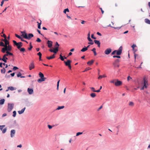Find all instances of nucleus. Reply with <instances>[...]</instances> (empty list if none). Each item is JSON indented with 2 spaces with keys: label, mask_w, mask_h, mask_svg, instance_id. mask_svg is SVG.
<instances>
[{
  "label": "nucleus",
  "mask_w": 150,
  "mask_h": 150,
  "mask_svg": "<svg viewBox=\"0 0 150 150\" xmlns=\"http://www.w3.org/2000/svg\"><path fill=\"white\" fill-rule=\"evenodd\" d=\"M90 88L91 89V90L94 92H96V90H95V89L94 87H90Z\"/></svg>",
  "instance_id": "nucleus-45"
},
{
  "label": "nucleus",
  "mask_w": 150,
  "mask_h": 150,
  "mask_svg": "<svg viewBox=\"0 0 150 150\" xmlns=\"http://www.w3.org/2000/svg\"><path fill=\"white\" fill-rule=\"evenodd\" d=\"M5 127V125H0V129L2 131L3 128Z\"/></svg>",
  "instance_id": "nucleus-47"
},
{
  "label": "nucleus",
  "mask_w": 150,
  "mask_h": 150,
  "mask_svg": "<svg viewBox=\"0 0 150 150\" xmlns=\"http://www.w3.org/2000/svg\"><path fill=\"white\" fill-rule=\"evenodd\" d=\"M82 134V132H78L76 133V136H78L79 135L81 134Z\"/></svg>",
  "instance_id": "nucleus-54"
},
{
  "label": "nucleus",
  "mask_w": 150,
  "mask_h": 150,
  "mask_svg": "<svg viewBox=\"0 0 150 150\" xmlns=\"http://www.w3.org/2000/svg\"><path fill=\"white\" fill-rule=\"evenodd\" d=\"M132 78L130 77V76H128L127 78V80L128 81L130 79H132Z\"/></svg>",
  "instance_id": "nucleus-59"
},
{
  "label": "nucleus",
  "mask_w": 150,
  "mask_h": 150,
  "mask_svg": "<svg viewBox=\"0 0 150 150\" xmlns=\"http://www.w3.org/2000/svg\"><path fill=\"white\" fill-rule=\"evenodd\" d=\"M6 72V69L5 68H3L1 70V72L2 73L4 74Z\"/></svg>",
  "instance_id": "nucleus-33"
},
{
  "label": "nucleus",
  "mask_w": 150,
  "mask_h": 150,
  "mask_svg": "<svg viewBox=\"0 0 150 150\" xmlns=\"http://www.w3.org/2000/svg\"><path fill=\"white\" fill-rule=\"evenodd\" d=\"M118 5H119V4L118 3H115V6L116 7H117L118 6Z\"/></svg>",
  "instance_id": "nucleus-64"
},
{
  "label": "nucleus",
  "mask_w": 150,
  "mask_h": 150,
  "mask_svg": "<svg viewBox=\"0 0 150 150\" xmlns=\"http://www.w3.org/2000/svg\"><path fill=\"white\" fill-rule=\"evenodd\" d=\"M13 42L14 43V45H16L18 49H20L21 47L23 46V43L22 42H16L15 40H13Z\"/></svg>",
  "instance_id": "nucleus-2"
},
{
  "label": "nucleus",
  "mask_w": 150,
  "mask_h": 150,
  "mask_svg": "<svg viewBox=\"0 0 150 150\" xmlns=\"http://www.w3.org/2000/svg\"><path fill=\"white\" fill-rule=\"evenodd\" d=\"M0 45L1 46H2V47H5L4 44L3 42H0Z\"/></svg>",
  "instance_id": "nucleus-42"
},
{
  "label": "nucleus",
  "mask_w": 150,
  "mask_h": 150,
  "mask_svg": "<svg viewBox=\"0 0 150 150\" xmlns=\"http://www.w3.org/2000/svg\"><path fill=\"white\" fill-rule=\"evenodd\" d=\"M15 36L17 37V38H19V39H20L21 40V36H20L19 35H18L16 34H15Z\"/></svg>",
  "instance_id": "nucleus-44"
},
{
  "label": "nucleus",
  "mask_w": 150,
  "mask_h": 150,
  "mask_svg": "<svg viewBox=\"0 0 150 150\" xmlns=\"http://www.w3.org/2000/svg\"><path fill=\"white\" fill-rule=\"evenodd\" d=\"M28 92L30 94H32L33 92V90L32 89L28 88Z\"/></svg>",
  "instance_id": "nucleus-17"
},
{
  "label": "nucleus",
  "mask_w": 150,
  "mask_h": 150,
  "mask_svg": "<svg viewBox=\"0 0 150 150\" xmlns=\"http://www.w3.org/2000/svg\"><path fill=\"white\" fill-rule=\"evenodd\" d=\"M116 51H117V50H115L113 52H112L111 53V55H113L115 54L116 53Z\"/></svg>",
  "instance_id": "nucleus-46"
},
{
  "label": "nucleus",
  "mask_w": 150,
  "mask_h": 150,
  "mask_svg": "<svg viewBox=\"0 0 150 150\" xmlns=\"http://www.w3.org/2000/svg\"><path fill=\"white\" fill-rule=\"evenodd\" d=\"M14 104L8 103L7 110L9 112H11L14 107Z\"/></svg>",
  "instance_id": "nucleus-4"
},
{
  "label": "nucleus",
  "mask_w": 150,
  "mask_h": 150,
  "mask_svg": "<svg viewBox=\"0 0 150 150\" xmlns=\"http://www.w3.org/2000/svg\"><path fill=\"white\" fill-rule=\"evenodd\" d=\"M8 89H9V90H11V91H13V90L16 89V88H14V87H12V86L8 87Z\"/></svg>",
  "instance_id": "nucleus-26"
},
{
  "label": "nucleus",
  "mask_w": 150,
  "mask_h": 150,
  "mask_svg": "<svg viewBox=\"0 0 150 150\" xmlns=\"http://www.w3.org/2000/svg\"><path fill=\"white\" fill-rule=\"evenodd\" d=\"M91 37L92 38H93L94 39H96V37H94V35L93 34H92L91 35Z\"/></svg>",
  "instance_id": "nucleus-60"
},
{
  "label": "nucleus",
  "mask_w": 150,
  "mask_h": 150,
  "mask_svg": "<svg viewBox=\"0 0 150 150\" xmlns=\"http://www.w3.org/2000/svg\"><path fill=\"white\" fill-rule=\"evenodd\" d=\"M21 41L25 42H26L27 43H28V42L27 41H26L24 40L22 38H21Z\"/></svg>",
  "instance_id": "nucleus-63"
},
{
  "label": "nucleus",
  "mask_w": 150,
  "mask_h": 150,
  "mask_svg": "<svg viewBox=\"0 0 150 150\" xmlns=\"http://www.w3.org/2000/svg\"><path fill=\"white\" fill-rule=\"evenodd\" d=\"M129 105L130 106H133L134 105V103L132 102H129Z\"/></svg>",
  "instance_id": "nucleus-38"
},
{
  "label": "nucleus",
  "mask_w": 150,
  "mask_h": 150,
  "mask_svg": "<svg viewBox=\"0 0 150 150\" xmlns=\"http://www.w3.org/2000/svg\"><path fill=\"white\" fill-rule=\"evenodd\" d=\"M94 62V60H92L87 62V64L89 65H92Z\"/></svg>",
  "instance_id": "nucleus-20"
},
{
  "label": "nucleus",
  "mask_w": 150,
  "mask_h": 150,
  "mask_svg": "<svg viewBox=\"0 0 150 150\" xmlns=\"http://www.w3.org/2000/svg\"><path fill=\"white\" fill-rule=\"evenodd\" d=\"M120 60L118 59L115 60L113 63V65L115 67H119Z\"/></svg>",
  "instance_id": "nucleus-3"
},
{
  "label": "nucleus",
  "mask_w": 150,
  "mask_h": 150,
  "mask_svg": "<svg viewBox=\"0 0 150 150\" xmlns=\"http://www.w3.org/2000/svg\"><path fill=\"white\" fill-rule=\"evenodd\" d=\"M37 23H38V28L40 29H41L40 25L41 24V21L40 20V23H39L38 22H37Z\"/></svg>",
  "instance_id": "nucleus-34"
},
{
  "label": "nucleus",
  "mask_w": 150,
  "mask_h": 150,
  "mask_svg": "<svg viewBox=\"0 0 150 150\" xmlns=\"http://www.w3.org/2000/svg\"><path fill=\"white\" fill-rule=\"evenodd\" d=\"M96 94L94 93H92L91 94L90 96L92 97V98H94L96 96Z\"/></svg>",
  "instance_id": "nucleus-32"
},
{
  "label": "nucleus",
  "mask_w": 150,
  "mask_h": 150,
  "mask_svg": "<svg viewBox=\"0 0 150 150\" xmlns=\"http://www.w3.org/2000/svg\"><path fill=\"white\" fill-rule=\"evenodd\" d=\"M52 42L51 41L48 40L47 41V44L48 47H51L52 45Z\"/></svg>",
  "instance_id": "nucleus-14"
},
{
  "label": "nucleus",
  "mask_w": 150,
  "mask_h": 150,
  "mask_svg": "<svg viewBox=\"0 0 150 150\" xmlns=\"http://www.w3.org/2000/svg\"><path fill=\"white\" fill-rule=\"evenodd\" d=\"M66 12H69V10L68 8H67L65 9L64 10L63 12L64 13L66 14Z\"/></svg>",
  "instance_id": "nucleus-37"
},
{
  "label": "nucleus",
  "mask_w": 150,
  "mask_h": 150,
  "mask_svg": "<svg viewBox=\"0 0 150 150\" xmlns=\"http://www.w3.org/2000/svg\"><path fill=\"white\" fill-rule=\"evenodd\" d=\"M21 73H20V72L18 73V74H17V76L18 77H19L20 76L21 77Z\"/></svg>",
  "instance_id": "nucleus-56"
},
{
  "label": "nucleus",
  "mask_w": 150,
  "mask_h": 150,
  "mask_svg": "<svg viewBox=\"0 0 150 150\" xmlns=\"http://www.w3.org/2000/svg\"><path fill=\"white\" fill-rule=\"evenodd\" d=\"M62 53H61L60 55V57L59 58L62 61H64V58L63 57L62 55L61 54Z\"/></svg>",
  "instance_id": "nucleus-40"
},
{
  "label": "nucleus",
  "mask_w": 150,
  "mask_h": 150,
  "mask_svg": "<svg viewBox=\"0 0 150 150\" xmlns=\"http://www.w3.org/2000/svg\"><path fill=\"white\" fill-rule=\"evenodd\" d=\"M12 49V47L10 45H8V46H7V47L6 48V50H3V48H2L1 52L3 53H4L6 52V51H11V50Z\"/></svg>",
  "instance_id": "nucleus-5"
},
{
  "label": "nucleus",
  "mask_w": 150,
  "mask_h": 150,
  "mask_svg": "<svg viewBox=\"0 0 150 150\" xmlns=\"http://www.w3.org/2000/svg\"><path fill=\"white\" fill-rule=\"evenodd\" d=\"M122 46H120L119 50H117L116 51V54L117 55H120L122 53Z\"/></svg>",
  "instance_id": "nucleus-9"
},
{
  "label": "nucleus",
  "mask_w": 150,
  "mask_h": 150,
  "mask_svg": "<svg viewBox=\"0 0 150 150\" xmlns=\"http://www.w3.org/2000/svg\"><path fill=\"white\" fill-rule=\"evenodd\" d=\"M15 133V131L14 129H12L11 131V137H13L14 136Z\"/></svg>",
  "instance_id": "nucleus-15"
},
{
  "label": "nucleus",
  "mask_w": 150,
  "mask_h": 150,
  "mask_svg": "<svg viewBox=\"0 0 150 150\" xmlns=\"http://www.w3.org/2000/svg\"><path fill=\"white\" fill-rule=\"evenodd\" d=\"M88 39L89 42L92 41V40L91 39L90 37H88Z\"/></svg>",
  "instance_id": "nucleus-61"
},
{
  "label": "nucleus",
  "mask_w": 150,
  "mask_h": 150,
  "mask_svg": "<svg viewBox=\"0 0 150 150\" xmlns=\"http://www.w3.org/2000/svg\"><path fill=\"white\" fill-rule=\"evenodd\" d=\"M64 106H58L57 109L59 110L62 109H63V108H64Z\"/></svg>",
  "instance_id": "nucleus-39"
},
{
  "label": "nucleus",
  "mask_w": 150,
  "mask_h": 150,
  "mask_svg": "<svg viewBox=\"0 0 150 150\" xmlns=\"http://www.w3.org/2000/svg\"><path fill=\"white\" fill-rule=\"evenodd\" d=\"M6 54H7V56H8V55H11V56H13V53H12L9 52L8 51H6Z\"/></svg>",
  "instance_id": "nucleus-30"
},
{
  "label": "nucleus",
  "mask_w": 150,
  "mask_h": 150,
  "mask_svg": "<svg viewBox=\"0 0 150 150\" xmlns=\"http://www.w3.org/2000/svg\"><path fill=\"white\" fill-rule=\"evenodd\" d=\"M145 22L149 24H150V20L146 18L145 19Z\"/></svg>",
  "instance_id": "nucleus-28"
},
{
  "label": "nucleus",
  "mask_w": 150,
  "mask_h": 150,
  "mask_svg": "<svg viewBox=\"0 0 150 150\" xmlns=\"http://www.w3.org/2000/svg\"><path fill=\"white\" fill-rule=\"evenodd\" d=\"M108 26H110L112 28H114L115 29H119L121 28V27H112V26H111L110 24L109 25H108Z\"/></svg>",
  "instance_id": "nucleus-31"
},
{
  "label": "nucleus",
  "mask_w": 150,
  "mask_h": 150,
  "mask_svg": "<svg viewBox=\"0 0 150 150\" xmlns=\"http://www.w3.org/2000/svg\"><path fill=\"white\" fill-rule=\"evenodd\" d=\"M141 84L143 87L141 88V90H143L144 88H146L148 86V81L146 76H144L141 83Z\"/></svg>",
  "instance_id": "nucleus-1"
},
{
  "label": "nucleus",
  "mask_w": 150,
  "mask_h": 150,
  "mask_svg": "<svg viewBox=\"0 0 150 150\" xmlns=\"http://www.w3.org/2000/svg\"><path fill=\"white\" fill-rule=\"evenodd\" d=\"M37 55L39 56V57H42V54L40 52H39L38 53Z\"/></svg>",
  "instance_id": "nucleus-52"
},
{
  "label": "nucleus",
  "mask_w": 150,
  "mask_h": 150,
  "mask_svg": "<svg viewBox=\"0 0 150 150\" xmlns=\"http://www.w3.org/2000/svg\"><path fill=\"white\" fill-rule=\"evenodd\" d=\"M122 84V82L121 81L118 80L117 79L116 81L115 82V85L116 86H119Z\"/></svg>",
  "instance_id": "nucleus-7"
},
{
  "label": "nucleus",
  "mask_w": 150,
  "mask_h": 150,
  "mask_svg": "<svg viewBox=\"0 0 150 150\" xmlns=\"http://www.w3.org/2000/svg\"><path fill=\"white\" fill-rule=\"evenodd\" d=\"M136 47V45L134 44L132 46V47L133 50H134V47Z\"/></svg>",
  "instance_id": "nucleus-55"
},
{
  "label": "nucleus",
  "mask_w": 150,
  "mask_h": 150,
  "mask_svg": "<svg viewBox=\"0 0 150 150\" xmlns=\"http://www.w3.org/2000/svg\"><path fill=\"white\" fill-rule=\"evenodd\" d=\"M111 51H112L111 49L110 48H109L105 50V51L104 52V53L105 54H106L107 55H108L110 53V52H111Z\"/></svg>",
  "instance_id": "nucleus-11"
},
{
  "label": "nucleus",
  "mask_w": 150,
  "mask_h": 150,
  "mask_svg": "<svg viewBox=\"0 0 150 150\" xmlns=\"http://www.w3.org/2000/svg\"><path fill=\"white\" fill-rule=\"evenodd\" d=\"M4 1L2 0L1 2V6H3V5L4 3Z\"/></svg>",
  "instance_id": "nucleus-62"
},
{
  "label": "nucleus",
  "mask_w": 150,
  "mask_h": 150,
  "mask_svg": "<svg viewBox=\"0 0 150 150\" xmlns=\"http://www.w3.org/2000/svg\"><path fill=\"white\" fill-rule=\"evenodd\" d=\"M116 79H113L112 80H111L110 81V82L111 83H115V82L116 81Z\"/></svg>",
  "instance_id": "nucleus-43"
},
{
  "label": "nucleus",
  "mask_w": 150,
  "mask_h": 150,
  "mask_svg": "<svg viewBox=\"0 0 150 150\" xmlns=\"http://www.w3.org/2000/svg\"><path fill=\"white\" fill-rule=\"evenodd\" d=\"M87 50V48H86V47H85L83 48L81 50V51L82 52H84L86 51Z\"/></svg>",
  "instance_id": "nucleus-35"
},
{
  "label": "nucleus",
  "mask_w": 150,
  "mask_h": 150,
  "mask_svg": "<svg viewBox=\"0 0 150 150\" xmlns=\"http://www.w3.org/2000/svg\"><path fill=\"white\" fill-rule=\"evenodd\" d=\"M39 75L41 78H44L43 74L41 72H40Z\"/></svg>",
  "instance_id": "nucleus-25"
},
{
  "label": "nucleus",
  "mask_w": 150,
  "mask_h": 150,
  "mask_svg": "<svg viewBox=\"0 0 150 150\" xmlns=\"http://www.w3.org/2000/svg\"><path fill=\"white\" fill-rule=\"evenodd\" d=\"M60 81V80H59L58 81L57 83V90H58L59 89V82Z\"/></svg>",
  "instance_id": "nucleus-48"
},
{
  "label": "nucleus",
  "mask_w": 150,
  "mask_h": 150,
  "mask_svg": "<svg viewBox=\"0 0 150 150\" xmlns=\"http://www.w3.org/2000/svg\"><path fill=\"white\" fill-rule=\"evenodd\" d=\"M106 76L104 74L103 75H100L99 77H98V79H100L103 78H105L106 77Z\"/></svg>",
  "instance_id": "nucleus-23"
},
{
  "label": "nucleus",
  "mask_w": 150,
  "mask_h": 150,
  "mask_svg": "<svg viewBox=\"0 0 150 150\" xmlns=\"http://www.w3.org/2000/svg\"><path fill=\"white\" fill-rule=\"evenodd\" d=\"M5 102V100L4 99H1L0 100V104L1 105H3Z\"/></svg>",
  "instance_id": "nucleus-27"
},
{
  "label": "nucleus",
  "mask_w": 150,
  "mask_h": 150,
  "mask_svg": "<svg viewBox=\"0 0 150 150\" xmlns=\"http://www.w3.org/2000/svg\"><path fill=\"white\" fill-rule=\"evenodd\" d=\"M59 47H56L54 49V53L55 54H56L57 52L58 51Z\"/></svg>",
  "instance_id": "nucleus-24"
},
{
  "label": "nucleus",
  "mask_w": 150,
  "mask_h": 150,
  "mask_svg": "<svg viewBox=\"0 0 150 150\" xmlns=\"http://www.w3.org/2000/svg\"><path fill=\"white\" fill-rule=\"evenodd\" d=\"M8 56L7 54H5L3 56V57L2 58H1V60H2L5 62H7V60L8 59V58L6 57Z\"/></svg>",
  "instance_id": "nucleus-12"
},
{
  "label": "nucleus",
  "mask_w": 150,
  "mask_h": 150,
  "mask_svg": "<svg viewBox=\"0 0 150 150\" xmlns=\"http://www.w3.org/2000/svg\"><path fill=\"white\" fill-rule=\"evenodd\" d=\"M36 41L38 42H41V40L39 38H38Z\"/></svg>",
  "instance_id": "nucleus-53"
},
{
  "label": "nucleus",
  "mask_w": 150,
  "mask_h": 150,
  "mask_svg": "<svg viewBox=\"0 0 150 150\" xmlns=\"http://www.w3.org/2000/svg\"><path fill=\"white\" fill-rule=\"evenodd\" d=\"M46 78H40L38 80V82L39 83L44 81Z\"/></svg>",
  "instance_id": "nucleus-22"
},
{
  "label": "nucleus",
  "mask_w": 150,
  "mask_h": 150,
  "mask_svg": "<svg viewBox=\"0 0 150 150\" xmlns=\"http://www.w3.org/2000/svg\"><path fill=\"white\" fill-rule=\"evenodd\" d=\"M95 43L98 46L100 47V43L99 40H94Z\"/></svg>",
  "instance_id": "nucleus-16"
},
{
  "label": "nucleus",
  "mask_w": 150,
  "mask_h": 150,
  "mask_svg": "<svg viewBox=\"0 0 150 150\" xmlns=\"http://www.w3.org/2000/svg\"><path fill=\"white\" fill-rule=\"evenodd\" d=\"M21 33L22 34L21 35V36L27 39L28 38V35L27 34L25 31H21Z\"/></svg>",
  "instance_id": "nucleus-13"
},
{
  "label": "nucleus",
  "mask_w": 150,
  "mask_h": 150,
  "mask_svg": "<svg viewBox=\"0 0 150 150\" xmlns=\"http://www.w3.org/2000/svg\"><path fill=\"white\" fill-rule=\"evenodd\" d=\"M91 68H89V67L86 68L85 69V70L84 71H83V72H85L86 71H88L90 69H91Z\"/></svg>",
  "instance_id": "nucleus-50"
},
{
  "label": "nucleus",
  "mask_w": 150,
  "mask_h": 150,
  "mask_svg": "<svg viewBox=\"0 0 150 150\" xmlns=\"http://www.w3.org/2000/svg\"><path fill=\"white\" fill-rule=\"evenodd\" d=\"M35 68L34 64L33 62H31L29 66V69L31 70Z\"/></svg>",
  "instance_id": "nucleus-10"
},
{
  "label": "nucleus",
  "mask_w": 150,
  "mask_h": 150,
  "mask_svg": "<svg viewBox=\"0 0 150 150\" xmlns=\"http://www.w3.org/2000/svg\"><path fill=\"white\" fill-rule=\"evenodd\" d=\"M30 47L28 48V49L29 50H31V49L32 48L33 46H32V45H31V42H30Z\"/></svg>",
  "instance_id": "nucleus-41"
},
{
  "label": "nucleus",
  "mask_w": 150,
  "mask_h": 150,
  "mask_svg": "<svg viewBox=\"0 0 150 150\" xmlns=\"http://www.w3.org/2000/svg\"><path fill=\"white\" fill-rule=\"evenodd\" d=\"M13 117H15L16 116V111H14L13 112Z\"/></svg>",
  "instance_id": "nucleus-49"
},
{
  "label": "nucleus",
  "mask_w": 150,
  "mask_h": 150,
  "mask_svg": "<svg viewBox=\"0 0 150 150\" xmlns=\"http://www.w3.org/2000/svg\"><path fill=\"white\" fill-rule=\"evenodd\" d=\"M71 61L69 60H68L67 62H64V63L65 64V65L66 66L68 67L70 69H71Z\"/></svg>",
  "instance_id": "nucleus-6"
},
{
  "label": "nucleus",
  "mask_w": 150,
  "mask_h": 150,
  "mask_svg": "<svg viewBox=\"0 0 150 150\" xmlns=\"http://www.w3.org/2000/svg\"><path fill=\"white\" fill-rule=\"evenodd\" d=\"M59 45L58 43L57 42H56L55 46L56 47H59Z\"/></svg>",
  "instance_id": "nucleus-57"
},
{
  "label": "nucleus",
  "mask_w": 150,
  "mask_h": 150,
  "mask_svg": "<svg viewBox=\"0 0 150 150\" xmlns=\"http://www.w3.org/2000/svg\"><path fill=\"white\" fill-rule=\"evenodd\" d=\"M18 69V68L16 67H14L13 68V69L14 70H15Z\"/></svg>",
  "instance_id": "nucleus-58"
},
{
  "label": "nucleus",
  "mask_w": 150,
  "mask_h": 150,
  "mask_svg": "<svg viewBox=\"0 0 150 150\" xmlns=\"http://www.w3.org/2000/svg\"><path fill=\"white\" fill-rule=\"evenodd\" d=\"M4 42H5V47H3L2 48H3V50H6V48L7 47V46H8V45H9V42L7 40V39H4Z\"/></svg>",
  "instance_id": "nucleus-8"
},
{
  "label": "nucleus",
  "mask_w": 150,
  "mask_h": 150,
  "mask_svg": "<svg viewBox=\"0 0 150 150\" xmlns=\"http://www.w3.org/2000/svg\"><path fill=\"white\" fill-rule=\"evenodd\" d=\"M96 49L95 48H93L92 50H91V51L93 52L94 55L96 56L97 55V53L96 52Z\"/></svg>",
  "instance_id": "nucleus-29"
},
{
  "label": "nucleus",
  "mask_w": 150,
  "mask_h": 150,
  "mask_svg": "<svg viewBox=\"0 0 150 150\" xmlns=\"http://www.w3.org/2000/svg\"><path fill=\"white\" fill-rule=\"evenodd\" d=\"M20 50V52H24L25 51V49L24 48H20V49H19Z\"/></svg>",
  "instance_id": "nucleus-36"
},
{
  "label": "nucleus",
  "mask_w": 150,
  "mask_h": 150,
  "mask_svg": "<svg viewBox=\"0 0 150 150\" xmlns=\"http://www.w3.org/2000/svg\"><path fill=\"white\" fill-rule=\"evenodd\" d=\"M55 54H54L52 56L50 57H46V58L49 60L53 59L55 57Z\"/></svg>",
  "instance_id": "nucleus-19"
},
{
  "label": "nucleus",
  "mask_w": 150,
  "mask_h": 150,
  "mask_svg": "<svg viewBox=\"0 0 150 150\" xmlns=\"http://www.w3.org/2000/svg\"><path fill=\"white\" fill-rule=\"evenodd\" d=\"M33 36L34 35L32 33L29 34L28 36V38H27V39L30 40L31 38L33 37Z\"/></svg>",
  "instance_id": "nucleus-18"
},
{
  "label": "nucleus",
  "mask_w": 150,
  "mask_h": 150,
  "mask_svg": "<svg viewBox=\"0 0 150 150\" xmlns=\"http://www.w3.org/2000/svg\"><path fill=\"white\" fill-rule=\"evenodd\" d=\"M6 128H4L2 130V132L3 133H4L6 132Z\"/></svg>",
  "instance_id": "nucleus-51"
},
{
  "label": "nucleus",
  "mask_w": 150,
  "mask_h": 150,
  "mask_svg": "<svg viewBox=\"0 0 150 150\" xmlns=\"http://www.w3.org/2000/svg\"><path fill=\"white\" fill-rule=\"evenodd\" d=\"M25 109V108H23V109H22L21 110L18 111V113L19 114H21L23 113L24 112Z\"/></svg>",
  "instance_id": "nucleus-21"
}]
</instances>
